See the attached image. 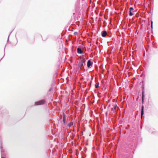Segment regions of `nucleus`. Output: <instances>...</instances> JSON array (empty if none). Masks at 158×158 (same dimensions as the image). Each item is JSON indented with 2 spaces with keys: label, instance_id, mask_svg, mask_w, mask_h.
Segmentation results:
<instances>
[{
  "label": "nucleus",
  "instance_id": "8",
  "mask_svg": "<svg viewBox=\"0 0 158 158\" xmlns=\"http://www.w3.org/2000/svg\"><path fill=\"white\" fill-rule=\"evenodd\" d=\"M144 92L143 91L142 96V101L143 104L144 103Z\"/></svg>",
  "mask_w": 158,
  "mask_h": 158
},
{
  "label": "nucleus",
  "instance_id": "2",
  "mask_svg": "<svg viewBox=\"0 0 158 158\" xmlns=\"http://www.w3.org/2000/svg\"><path fill=\"white\" fill-rule=\"evenodd\" d=\"M45 103V101L44 100H42L38 102H36L35 103V105H39L44 104Z\"/></svg>",
  "mask_w": 158,
  "mask_h": 158
},
{
  "label": "nucleus",
  "instance_id": "3",
  "mask_svg": "<svg viewBox=\"0 0 158 158\" xmlns=\"http://www.w3.org/2000/svg\"><path fill=\"white\" fill-rule=\"evenodd\" d=\"M85 60H81L79 62V67L81 68L82 66L83 65V64L85 63Z\"/></svg>",
  "mask_w": 158,
  "mask_h": 158
},
{
  "label": "nucleus",
  "instance_id": "9",
  "mask_svg": "<svg viewBox=\"0 0 158 158\" xmlns=\"http://www.w3.org/2000/svg\"><path fill=\"white\" fill-rule=\"evenodd\" d=\"M63 122L64 124L65 123V115L63 114Z\"/></svg>",
  "mask_w": 158,
  "mask_h": 158
},
{
  "label": "nucleus",
  "instance_id": "15",
  "mask_svg": "<svg viewBox=\"0 0 158 158\" xmlns=\"http://www.w3.org/2000/svg\"><path fill=\"white\" fill-rule=\"evenodd\" d=\"M1 158H5L4 157H2Z\"/></svg>",
  "mask_w": 158,
  "mask_h": 158
},
{
  "label": "nucleus",
  "instance_id": "1",
  "mask_svg": "<svg viewBox=\"0 0 158 158\" xmlns=\"http://www.w3.org/2000/svg\"><path fill=\"white\" fill-rule=\"evenodd\" d=\"M112 113H116L118 109V107L116 105H113L111 106Z\"/></svg>",
  "mask_w": 158,
  "mask_h": 158
},
{
  "label": "nucleus",
  "instance_id": "7",
  "mask_svg": "<svg viewBox=\"0 0 158 158\" xmlns=\"http://www.w3.org/2000/svg\"><path fill=\"white\" fill-rule=\"evenodd\" d=\"M77 52L78 53H82V52L81 50V49L79 48H78L77 49Z\"/></svg>",
  "mask_w": 158,
  "mask_h": 158
},
{
  "label": "nucleus",
  "instance_id": "4",
  "mask_svg": "<svg viewBox=\"0 0 158 158\" xmlns=\"http://www.w3.org/2000/svg\"><path fill=\"white\" fill-rule=\"evenodd\" d=\"M93 63L91 62L90 60H88L87 63V66L88 68H89L90 66L92 65Z\"/></svg>",
  "mask_w": 158,
  "mask_h": 158
},
{
  "label": "nucleus",
  "instance_id": "11",
  "mask_svg": "<svg viewBox=\"0 0 158 158\" xmlns=\"http://www.w3.org/2000/svg\"><path fill=\"white\" fill-rule=\"evenodd\" d=\"M133 15V13L131 12V11L130 10V13H129V15L130 16H131Z\"/></svg>",
  "mask_w": 158,
  "mask_h": 158
},
{
  "label": "nucleus",
  "instance_id": "6",
  "mask_svg": "<svg viewBox=\"0 0 158 158\" xmlns=\"http://www.w3.org/2000/svg\"><path fill=\"white\" fill-rule=\"evenodd\" d=\"M144 114V106L143 105L142 106L141 109V117H142V115Z\"/></svg>",
  "mask_w": 158,
  "mask_h": 158
},
{
  "label": "nucleus",
  "instance_id": "12",
  "mask_svg": "<svg viewBox=\"0 0 158 158\" xmlns=\"http://www.w3.org/2000/svg\"><path fill=\"white\" fill-rule=\"evenodd\" d=\"M73 124V123H70V124H68V127H70L71 125Z\"/></svg>",
  "mask_w": 158,
  "mask_h": 158
},
{
  "label": "nucleus",
  "instance_id": "14",
  "mask_svg": "<svg viewBox=\"0 0 158 158\" xmlns=\"http://www.w3.org/2000/svg\"><path fill=\"white\" fill-rule=\"evenodd\" d=\"M152 23H153V22H151V27H152Z\"/></svg>",
  "mask_w": 158,
  "mask_h": 158
},
{
  "label": "nucleus",
  "instance_id": "5",
  "mask_svg": "<svg viewBox=\"0 0 158 158\" xmlns=\"http://www.w3.org/2000/svg\"><path fill=\"white\" fill-rule=\"evenodd\" d=\"M107 35V32L106 31H103L102 32V37H105Z\"/></svg>",
  "mask_w": 158,
  "mask_h": 158
},
{
  "label": "nucleus",
  "instance_id": "13",
  "mask_svg": "<svg viewBox=\"0 0 158 158\" xmlns=\"http://www.w3.org/2000/svg\"><path fill=\"white\" fill-rule=\"evenodd\" d=\"M130 10H133V7H131L130 8Z\"/></svg>",
  "mask_w": 158,
  "mask_h": 158
},
{
  "label": "nucleus",
  "instance_id": "10",
  "mask_svg": "<svg viewBox=\"0 0 158 158\" xmlns=\"http://www.w3.org/2000/svg\"><path fill=\"white\" fill-rule=\"evenodd\" d=\"M99 83H97L95 84V87L96 88H98L99 87Z\"/></svg>",
  "mask_w": 158,
  "mask_h": 158
}]
</instances>
